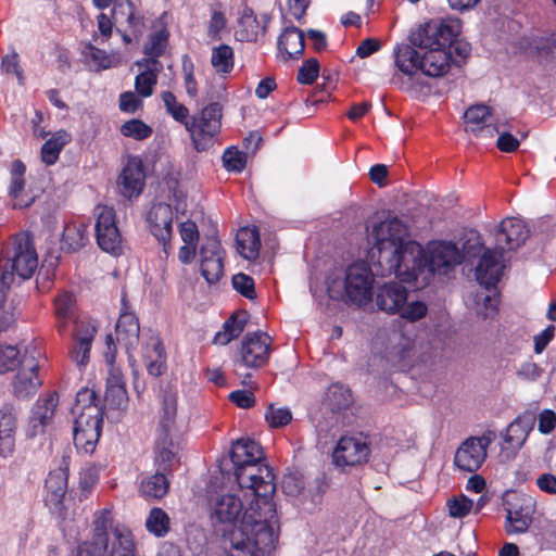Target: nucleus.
I'll use <instances>...</instances> for the list:
<instances>
[{"label":"nucleus","mask_w":556,"mask_h":556,"mask_svg":"<svg viewBox=\"0 0 556 556\" xmlns=\"http://www.w3.org/2000/svg\"><path fill=\"white\" fill-rule=\"evenodd\" d=\"M175 443L172 434H156L155 439V464L159 470L170 472L176 458Z\"/></svg>","instance_id":"obj_31"},{"label":"nucleus","mask_w":556,"mask_h":556,"mask_svg":"<svg viewBox=\"0 0 556 556\" xmlns=\"http://www.w3.org/2000/svg\"><path fill=\"white\" fill-rule=\"evenodd\" d=\"M211 64L220 75L229 74L233 70V49L228 45H220L212 49Z\"/></svg>","instance_id":"obj_38"},{"label":"nucleus","mask_w":556,"mask_h":556,"mask_svg":"<svg viewBox=\"0 0 556 556\" xmlns=\"http://www.w3.org/2000/svg\"><path fill=\"white\" fill-rule=\"evenodd\" d=\"M304 49V33L295 26L287 27L278 38V50L286 55L285 60L301 56Z\"/></svg>","instance_id":"obj_29"},{"label":"nucleus","mask_w":556,"mask_h":556,"mask_svg":"<svg viewBox=\"0 0 556 556\" xmlns=\"http://www.w3.org/2000/svg\"><path fill=\"white\" fill-rule=\"evenodd\" d=\"M156 83L155 74L151 71H144L136 77L135 88L140 96L150 97Z\"/></svg>","instance_id":"obj_56"},{"label":"nucleus","mask_w":556,"mask_h":556,"mask_svg":"<svg viewBox=\"0 0 556 556\" xmlns=\"http://www.w3.org/2000/svg\"><path fill=\"white\" fill-rule=\"evenodd\" d=\"M408 236L407 226L399 218L391 217L372 227L370 238L372 248L369 251L374 264H388L392 257L393 250L401 248Z\"/></svg>","instance_id":"obj_6"},{"label":"nucleus","mask_w":556,"mask_h":556,"mask_svg":"<svg viewBox=\"0 0 556 556\" xmlns=\"http://www.w3.org/2000/svg\"><path fill=\"white\" fill-rule=\"evenodd\" d=\"M462 263L460 250L453 242L441 241L432 244L426 253V275L422 282L433 275H447Z\"/></svg>","instance_id":"obj_9"},{"label":"nucleus","mask_w":556,"mask_h":556,"mask_svg":"<svg viewBox=\"0 0 556 556\" xmlns=\"http://www.w3.org/2000/svg\"><path fill=\"white\" fill-rule=\"evenodd\" d=\"M236 242L237 250L243 258L252 261L258 257L261 241L256 228H241L236 236Z\"/></svg>","instance_id":"obj_32"},{"label":"nucleus","mask_w":556,"mask_h":556,"mask_svg":"<svg viewBox=\"0 0 556 556\" xmlns=\"http://www.w3.org/2000/svg\"><path fill=\"white\" fill-rule=\"evenodd\" d=\"M20 351L14 345L0 344V374L13 370L21 365Z\"/></svg>","instance_id":"obj_49"},{"label":"nucleus","mask_w":556,"mask_h":556,"mask_svg":"<svg viewBox=\"0 0 556 556\" xmlns=\"http://www.w3.org/2000/svg\"><path fill=\"white\" fill-rule=\"evenodd\" d=\"M446 52L452 53L451 61L459 64L462 61H465L469 56L471 52V46L469 42L458 40L457 37H455L453 42L446 46Z\"/></svg>","instance_id":"obj_59"},{"label":"nucleus","mask_w":556,"mask_h":556,"mask_svg":"<svg viewBox=\"0 0 556 556\" xmlns=\"http://www.w3.org/2000/svg\"><path fill=\"white\" fill-rule=\"evenodd\" d=\"M59 405V394L56 391L41 394L34 403L29 417L27 435L34 438L45 433L54 419L55 410Z\"/></svg>","instance_id":"obj_13"},{"label":"nucleus","mask_w":556,"mask_h":556,"mask_svg":"<svg viewBox=\"0 0 556 556\" xmlns=\"http://www.w3.org/2000/svg\"><path fill=\"white\" fill-rule=\"evenodd\" d=\"M271 338L262 331L248 333L240 351V359L247 367L263 366L269 356Z\"/></svg>","instance_id":"obj_14"},{"label":"nucleus","mask_w":556,"mask_h":556,"mask_svg":"<svg viewBox=\"0 0 556 556\" xmlns=\"http://www.w3.org/2000/svg\"><path fill=\"white\" fill-rule=\"evenodd\" d=\"M96 239L99 248L108 253L117 254L121 251L122 235L116 225V214L113 207L97 205Z\"/></svg>","instance_id":"obj_8"},{"label":"nucleus","mask_w":556,"mask_h":556,"mask_svg":"<svg viewBox=\"0 0 556 556\" xmlns=\"http://www.w3.org/2000/svg\"><path fill=\"white\" fill-rule=\"evenodd\" d=\"M68 471L60 467L49 472L45 481V503L50 509L60 510L67 492Z\"/></svg>","instance_id":"obj_22"},{"label":"nucleus","mask_w":556,"mask_h":556,"mask_svg":"<svg viewBox=\"0 0 556 556\" xmlns=\"http://www.w3.org/2000/svg\"><path fill=\"white\" fill-rule=\"evenodd\" d=\"M401 316L409 321H416L427 314V306L425 303L419 301H414L403 305L400 309Z\"/></svg>","instance_id":"obj_60"},{"label":"nucleus","mask_w":556,"mask_h":556,"mask_svg":"<svg viewBox=\"0 0 556 556\" xmlns=\"http://www.w3.org/2000/svg\"><path fill=\"white\" fill-rule=\"evenodd\" d=\"M503 252L498 249H485L480 256L475 274L479 285L486 290L495 288L498 283L503 271Z\"/></svg>","instance_id":"obj_16"},{"label":"nucleus","mask_w":556,"mask_h":556,"mask_svg":"<svg viewBox=\"0 0 556 556\" xmlns=\"http://www.w3.org/2000/svg\"><path fill=\"white\" fill-rule=\"evenodd\" d=\"M484 250L480 235L477 231H470L469 237L463 243L462 261L481 256Z\"/></svg>","instance_id":"obj_50"},{"label":"nucleus","mask_w":556,"mask_h":556,"mask_svg":"<svg viewBox=\"0 0 556 556\" xmlns=\"http://www.w3.org/2000/svg\"><path fill=\"white\" fill-rule=\"evenodd\" d=\"M70 140L71 136L66 131L60 130L55 132L41 148L42 162L47 165H53L58 161L63 147L68 143Z\"/></svg>","instance_id":"obj_37"},{"label":"nucleus","mask_w":556,"mask_h":556,"mask_svg":"<svg viewBox=\"0 0 556 556\" xmlns=\"http://www.w3.org/2000/svg\"><path fill=\"white\" fill-rule=\"evenodd\" d=\"M529 229L523 220L509 217L498 225L495 232L496 245L501 252L514 251L521 247L529 237Z\"/></svg>","instance_id":"obj_15"},{"label":"nucleus","mask_w":556,"mask_h":556,"mask_svg":"<svg viewBox=\"0 0 556 556\" xmlns=\"http://www.w3.org/2000/svg\"><path fill=\"white\" fill-rule=\"evenodd\" d=\"M112 535L110 556H136L135 543L130 533L114 530Z\"/></svg>","instance_id":"obj_40"},{"label":"nucleus","mask_w":556,"mask_h":556,"mask_svg":"<svg viewBox=\"0 0 556 556\" xmlns=\"http://www.w3.org/2000/svg\"><path fill=\"white\" fill-rule=\"evenodd\" d=\"M319 74V62L315 58L306 60L298 72V81L304 85H312Z\"/></svg>","instance_id":"obj_54"},{"label":"nucleus","mask_w":556,"mask_h":556,"mask_svg":"<svg viewBox=\"0 0 556 556\" xmlns=\"http://www.w3.org/2000/svg\"><path fill=\"white\" fill-rule=\"evenodd\" d=\"M270 17L267 14L261 16V20L254 14V11L249 7H243L240 11L238 18V28L236 37L241 42L256 41L260 30L266 33Z\"/></svg>","instance_id":"obj_21"},{"label":"nucleus","mask_w":556,"mask_h":556,"mask_svg":"<svg viewBox=\"0 0 556 556\" xmlns=\"http://www.w3.org/2000/svg\"><path fill=\"white\" fill-rule=\"evenodd\" d=\"M168 472L156 469L154 475L144 478L140 483L139 492L146 498H162L169 489V482L166 478Z\"/></svg>","instance_id":"obj_35"},{"label":"nucleus","mask_w":556,"mask_h":556,"mask_svg":"<svg viewBox=\"0 0 556 556\" xmlns=\"http://www.w3.org/2000/svg\"><path fill=\"white\" fill-rule=\"evenodd\" d=\"M448 514L453 518H463L467 516L472 507V500L468 498L465 495L459 497H452L447 501Z\"/></svg>","instance_id":"obj_53"},{"label":"nucleus","mask_w":556,"mask_h":556,"mask_svg":"<svg viewBox=\"0 0 556 556\" xmlns=\"http://www.w3.org/2000/svg\"><path fill=\"white\" fill-rule=\"evenodd\" d=\"M26 166L20 160H15L11 165V184L9 188V195L13 199V208L29 207L34 201V197L25 198L22 192L25 187L24 175Z\"/></svg>","instance_id":"obj_27"},{"label":"nucleus","mask_w":556,"mask_h":556,"mask_svg":"<svg viewBox=\"0 0 556 556\" xmlns=\"http://www.w3.org/2000/svg\"><path fill=\"white\" fill-rule=\"evenodd\" d=\"M94 333V328H86L84 331L77 330L74 337V345L71 350V357L77 365L85 366L89 362Z\"/></svg>","instance_id":"obj_36"},{"label":"nucleus","mask_w":556,"mask_h":556,"mask_svg":"<svg viewBox=\"0 0 556 556\" xmlns=\"http://www.w3.org/2000/svg\"><path fill=\"white\" fill-rule=\"evenodd\" d=\"M72 414L75 416L73 440L76 448L92 454L101 437L104 416L97 392L88 388L78 391Z\"/></svg>","instance_id":"obj_4"},{"label":"nucleus","mask_w":556,"mask_h":556,"mask_svg":"<svg viewBox=\"0 0 556 556\" xmlns=\"http://www.w3.org/2000/svg\"><path fill=\"white\" fill-rule=\"evenodd\" d=\"M462 31L458 18H433L412 31V45H400L394 52L395 66L407 76L394 75L391 84L399 89L413 93L415 76L419 71L430 77H439L447 73L452 53L446 52Z\"/></svg>","instance_id":"obj_2"},{"label":"nucleus","mask_w":556,"mask_h":556,"mask_svg":"<svg viewBox=\"0 0 556 556\" xmlns=\"http://www.w3.org/2000/svg\"><path fill=\"white\" fill-rule=\"evenodd\" d=\"M104 401L111 408H121L127 402L126 386L106 387Z\"/></svg>","instance_id":"obj_57"},{"label":"nucleus","mask_w":556,"mask_h":556,"mask_svg":"<svg viewBox=\"0 0 556 556\" xmlns=\"http://www.w3.org/2000/svg\"><path fill=\"white\" fill-rule=\"evenodd\" d=\"M89 241L87 226L83 223H70L64 226L61 238V250L75 253L81 250Z\"/></svg>","instance_id":"obj_30"},{"label":"nucleus","mask_w":556,"mask_h":556,"mask_svg":"<svg viewBox=\"0 0 556 556\" xmlns=\"http://www.w3.org/2000/svg\"><path fill=\"white\" fill-rule=\"evenodd\" d=\"M243 505L241 500L233 494H224L216 497L212 504L211 518L220 523H235L240 518V523L243 517ZM241 525L238 527V529ZM237 528L235 529V531ZM233 532V530L231 531ZM232 533H230L231 535ZM231 542V536L229 538ZM231 546L229 547V549Z\"/></svg>","instance_id":"obj_18"},{"label":"nucleus","mask_w":556,"mask_h":556,"mask_svg":"<svg viewBox=\"0 0 556 556\" xmlns=\"http://www.w3.org/2000/svg\"><path fill=\"white\" fill-rule=\"evenodd\" d=\"M168 33L165 29L157 30L150 35L149 43L144 47V53L149 56H161L167 46Z\"/></svg>","instance_id":"obj_48"},{"label":"nucleus","mask_w":556,"mask_h":556,"mask_svg":"<svg viewBox=\"0 0 556 556\" xmlns=\"http://www.w3.org/2000/svg\"><path fill=\"white\" fill-rule=\"evenodd\" d=\"M223 163L226 169L241 173L247 165V155L235 148H228L224 152Z\"/></svg>","instance_id":"obj_51"},{"label":"nucleus","mask_w":556,"mask_h":556,"mask_svg":"<svg viewBox=\"0 0 556 556\" xmlns=\"http://www.w3.org/2000/svg\"><path fill=\"white\" fill-rule=\"evenodd\" d=\"M236 480L241 489H249L253 501L244 509L241 527L231 534L228 556H264L275 549L278 535L276 492L273 468L262 464V446L251 439L237 440L230 450Z\"/></svg>","instance_id":"obj_1"},{"label":"nucleus","mask_w":556,"mask_h":556,"mask_svg":"<svg viewBox=\"0 0 556 556\" xmlns=\"http://www.w3.org/2000/svg\"><path fill=\"white\" fill-rule=\"evenodd\" d=\"M370 447L361 437H342L332 452V462L337 467H356L367 463Z\"/></svg>","instance_id":"obj_11"},{"label":"nucleus","mask_w":556,"mask_h":556,"mask_svg":"<svg viewBox=\"0 0 556 556\" xmlns=\"http://www.w3.org/2000/svg\"><path fill=\"white\" fill-rule=\"evenodd\" d=\"M108 549V544L104 541L84 542L78 546L77 556H103Z\"/></svg>","instance_id":"obj_64"},{"label":"nucleus","mask_w":556,"mask_h":556,"mask_svg":"<svg viewBox=\"0 0 556 556\" xmlns=\"http://www.w3.org/2000/svg\"><path fill=\"white\" fill-rule=\"evenodd\" d=\"M177 413V397L170 391H165L162 399V408L156 434H172Z\"/></svg>","instance_id":"obj_34"},{"label":"nucleus","mask_w":556,"mask_h":556,"mask_svg":"<svg viewBox=\"0 0 556 556\" xmlns=\"http://www.w3.org/2000/svg\"><path fill=\"white\" fill-rule=\"evenodd\" d=\"M144 178L141 160L137 156L129 157L118 177L122 194L128 199L138 197L143 190Z\"/></svg>","instance_id":"obj_19"},{"label":"nucleus","mask_w":556,"mask_h":556,"mask_svg":"<svg viewBox=\"0 0 556 556\" xmlns=\"http://www.w3.org/2000/svg\"><path fill=\"white\" fill-rule=\"evenodd\" d=\"M74 296L71 293H62L55 299V314L59 320V329L66 327L67 320L72 316L74 306Z\"/></svg>","instance_id":"obj_45"},{"label":"nucleus","mask_w":556,"mask_h":556,"mask_svg":"<svg viewBox=\"0 0 556 556\" xmlns=\"http://www.w3.org/2000/svg\"><path fill=\"white\" fill-rule=\"evenodd\" d=\"M533 521L532 516L525 515V518H513L506 516L505 530L508 534L513 533H525Z\"/></svg>","instance_id":"obj_62"},{"label":"nucleus","mask_w":556,"mask_h":556,"mask_svg":"<svg viewBox=\"0 0 556 556\" xmlns=\"http://www.w3.org/2000/svg\"><path fill=\"white\" fill-rule=\"evenodd\" d=\"M112 3V20L115 25L123 26L125 16L134 10L135 4L130 0H114Z\"/></svg>","instance_id":"obj_63"},{"label":"nucleus","mask_w":556,"mask_h":556,"mask_svg":"<svg viewBox=\"0 0 556 556\" xmlns=\"http://www.w3.org/2000/svg\"><path fill=\"white\" fill-rule=\"evenodd\" d=\"M388 264H374L377 275H395L403 282L417 281L426 275V253L422 247L407 240L401 248L393 250Z\"/></svg>","instance_id":"obj_5"},{"label":"nucleus","mask_w":556,"mask_h":556,"mask_svg":"<svg viewBox=\"0 0 556 556\" xmlns=\"http://www.w3.org/2000/svg\"><path fill=\"white\" fill-rule=\"evenodd\" d=\"M146 527L156 536H163L169 530V518L163 509L152 508L147 518Z\"/></svg>","instance_id":"obj_41"},{"label":"nucleus","mask_w":556,"mask_h":556,"mask_svg":"<svg viewBox=\"0 0 556 556\" xmlns=\"http://www.w3.org/2000/svg\"><path fill=\"white\" fill-rule=\"evenodd\" d=\"M12 286V276L8 271L0 276V333L12 328L18 314L14 298L8 299V292Z\"/></svg>","instance_id":"obj_24"},{"label":"nucleus","mask_w":556,"mask_h":556,"mask_svg":"<svg viewBox=\"0 0 556 556\" xmlns=\"http://www.w3.org/2000/svg\"><path fill=\"white\" fill-rule=\"evenodd\" d=\"M493 433L489 432L482 437H470L466 439L455 453L454 463L464 471L475 472L486 458V450L491 444Z\"/></svg>","instance_id":"obj_10"},{"label":"nucleus","mask_w":556,"mask_h":556,"mask_svg":"<svg viewBox=\"0 0 556 556\" xmlns=\"http://www.w3.org/2000/svg\"><path fill=\"white\" fill-rule=\"evenodd\" d=\"M407 289L399 282H386L378 288L376 303L379 309L387 313H396L407 302Z\"/></svg>","instance_id":"obj_23"},{"label":"nucleus","mask_w":556,"mask_h":556,"mask_svg":"<svg viewBox=\"0 0 556 556\" xmlns=\"http://www.w3.org/2000/svg\"><path fill=\"white\" fill-rule=\"evenodd\" d=\"M248 323V313L245 311L232 314L223 326V331H218L214 337V343L226 345L232 339L238 338L244 330Z\"/></svg>","instance_id":"obj_33"},{"label":"nucleus","mask_w":556,"mask_h":556,"mask_svg":"<svg viewBox=\"0 0 556 556\" xmlns=\"http://www.w3.org/2000/svg\"><path fill=\"white\" fill-rule=\"evenodd\" d=\"M224 260L222 258H200V270L204 279L210 283L219 281L224 274Z\"/></svg>","instance_id":"obj_43"},{"label":"nucleus","mask_w":556,"mask_h":556,"mask_svg":"<svg viewBox=\"0 0 556 556\" xmlns=\"http://www.w3.org/2000/svg\"><path fill=\"white\" fill-rule=\"evenodd\" d=\"M124 25L127 26V29L135 37L136 41H138L143 34L146 25L144 17L136 5L134 7V10H130V12L125 16Z\"/></svg>","instance_id":"obj_55"},{"label":"nucleus","mask_w":556,"mask_h":556,"mask_svg":"<svg viewBox=\"0 0 556 556\" xmlns=\"http://www.w3.org/2000/svg\"><path fill=\"white\" fill-rule=\"evenodd\" d=\"M147 222L151 233L163 244L164 251L170 240L173 232V211L166 203L154 204L148 213Z\"/></svg>","instance_id":"obj_17"},{"label":"nucleus","mask_w":556,"mask_h":556,"mask_svg":"<svg viewBox=\"0 0 556 556\" xmlns=\"http://www.w3.org/2000/svg\"><path fill=\"white\" fill-rule=\"evenodd\" d=\"M327 397L330 402L331 408L340 410L346 408L352 402V395L349 389L342 384H332L329 388Z\"/></svg>","instance_id":"obj_46"},{"label":"nucleus","mask_w":556,"mask_h":556,"mask_svg":"<svg viewBox=\"0 0 556 556\" xmlns=\"http://www.w3.org/2000/svg\"><path fill=\"white\" fill-rule=\"evenodd\" d=\"M224 250L216 236L207 237L200 248V258H222L224 260Z\"/></svg>","instance_id":"obj_58"},{"label":"nucleus","mask_w":556,"mask_h":556,"mask_svg":"<svg viewBox=\"0 0 556 556\" xmlns=\"http://www.w3.org/2000/svg\"><path fill=\"white\" fill-rule=\"evenodd\" d=\"M306 481L303 475L293 472L282 479V491L287 496L306 498Z\"/></svg>","instance_id":"obj_42"},{"label":"nucleus","mask_w":556,"mask_h":556,"mask_svg":"<svg viewBox=\"0 0 556 556\" xmlns=\"http://www.w3.org/2000/svg\"><path fill=\"white\" fill-rule=\"evenodd\" d=\"M143 359L148 372L153 377L162 376L166 370V352L159 337H151L144 345Z\"/></svg>","instance_id":"obj_28"},{"label":"nucleus","mask_w":556,"mask_h":556,"mask_svg":"<svg viewBox=\"0 0 556 556\" xmlns=\"http://www.w3.org/2000/svg\"><path fill=\"white\" fill-rule=\"evenodd\" d=\"M227 18L222 11H213L207 27V36L212 40L220 39V31L226 27Z\"/></svg>","instance_id":"obj_61"},{"label":"nucleus","mask_w":556,"mask_h":556,"mask_svg":"<svg viewBox=\"0 0 556 556\" xmlns=\"http://www.w3.org/2000/svg\"><path fill=\"white\" fill-rule=\"evenodd\" d=\"M152 128L141 119H130L121 126V134L136 140L148 139L152 135Z\"/></svg>","instance_id":"obj_44"},{"label":"nucleus","mask_w":556,"mask_h":556,"mask_svg":"<svg viewBox=\"0 0 556 556\" xmlns=\"http://www.w3.org/2000/svg\"><path fill=\"white\" fill-rule=\"evenodd\" d=\"M35 354H39L36 349L31 352L26 350L21 359L20 369L13 380V394L17 399H27L42 384L38 375L39 363Z\"/></svg>","instance_id":"obj_12"},{"label":"nucleus","mask_w":556,"mask_h":556,"mask_svg":"<svg viewBox=\"0 0 556 556\" xmlns=\"http://www.w3.org/2000/svg\"><path fill=\"white\" fill-rule=\"evenodd\" d=\"M374 274L364 263H355L348 267L344 279L346 301L363 305L371 300Z\"/></svg>","instance_id":"obj_7"},{"label":"nucleus","mask_w":556,"mask_h":556,"mask_svg":"<svg viewBox=\"0 0 556 556\" xmlns=\"http://www.w3.org/2000/svg\"><path fill=\"white\" fill-rule=\"evenodd\" d=\"M233 289L239 292L242 296L253 300L256 298L254 280L249 275L239 273L233 275L231 279Z\"/></svg>","instance_id":"obj_52"},{"label":"nucleus","mask_w":556,"mask_h":556,"mask_svg":"<svg viewBox=\"0 0 556 556\" xmlns=\"http://www.w3.org/2000/svg\"><path fill=\"white\" fill-rule=\"evenodd\" d=\"M534 424V414L526 412L522 415H519L506 428V431L503 434L505 443L520 450L526 443L529 433L532 431Z\"/></svg>","instance_id":"obj_25"},{"label":"nucleus","mask_w":556,"mask_h":556,"mask_svg":"<svg viewBox=\"0 0 556 556\" xmlns=\"http://www.w3.org/2000/svg\"><path fill=\"white\" fill-rule=\"evenodd\" d=\"M265 419L271 428H281L292 420V414L287 407H277L270 404L265 414Z\"/></svg>","instance_id":"obj_47"},{"label":"nucleus","mask_w":556,"mask_h":556,"mask_svg":"<svg viewBox=\"0 0 556 556\" xmlns=\"http://www.w3.org/2000/svg\"><path fill=\"white\" fill-rule=\"evenodd\" d=\"M161 98L166 112L189 131L197 151H207L214 146L215 138L220 131L223 116V109L218 102L204 106L199 116H189L188 108L179 103L173 92L163 91Z\"/></svg>","instance_id":"obj_3"},{"label":"nucleus","mask_w":556,"mask_h":556,"mask_svg":"<svg viewBox=\"0 0 556 556\" xmlns=\"http://www.w3.org/2000/svg\"><path fill=\"white\" fill-rule=\"evenodd\" d=\"M116 339L126 351L135 349L139 341L140 325L138 317L130 312H123L115 326Z\"/></svg>","instance_id":"obj_26"},{"label":"nucleus","mask_w":556,"mask_h":556,"mask_svg":"<svg viewBox=\"0 0 556 556\" xmlns=\"http://www.w3.org/2000/svg\"><path fill=\"white\" fill-rule=\"evenodd\" d=\"M17 410L13 404L4 403L0 407V456L12 455L15 446Z\"/></svg>","instance_id":"obj_20"},{"label":"nucleus","mask_w":556,"mask_h":556,"mask_svg":"<svg viewBox=\"0 0 556 556\" xmlns=\"http://www.w3.org/2000/svg\"><path fill=\"white\" fill-rule=\"evenodd\" d=\"M491 108L485 104H475L467 109L464 114L467 124V131L477 132L483 130L481 126L491 116Z\"/></svg>","instance_id":"obj_39"}]
</instances>
